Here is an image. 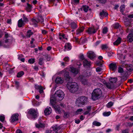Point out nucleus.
I'll return each instance as SVG.
<instances>
[{
  "label": "nucleus",
  "instance_id": "obj_1",
  "mask_svg": "<svg viewBox=\"0 0 133 133\" xmlns=\"http://www.w3.org/2000/svg\"><path fill=\"white\" fill-rule=\"evenodd\" d=\"M67 87L70 92L73 93L77 91L79 89L78 85L76 82L69 83Z\"/></svg>",
  "mask_w": 133,
  "mask_h": 133
},
{
  "label": "nucleus",
  "instance_id": "obj_2",
  "mask_svg": "<svg viewBox=\"0 0 133 133\" xmlns=\"http://www.w3.org/2000/svg\"><path fill=\"white\" fill-rule=\"evenodd\" d=\"M102 94V91L100 89L94 90L92 94V99L94 101L98 99L101 97Z\"/></svg>",
  "mask_w": 133,
  "mask_h": 133
},
{
  "label": "nucleus",
  "instance_id": "obj_3",
  "mask_svg": "<svg viewBox=\"0 0 133 133\" xmlns=\"http://www.w3.org/2000/svg\"><path fill=\"white\" fill-rule=\"evenodd\" d=\"M88 100V98L85 96H82L78 97L77 100L76 104L78 107H81L79 104L84 105L86 103Z\"/></svg>",
  "mask_w": 133,
  "mask_h": 133
},
{
  "label": "nucleus",
  "instance_id": "obj_4",
  "mask_svg": "<svg viewBox=\"0 0 133 133\" xmlns=\"http://www.w3.org/2000/svg\"><path fill=\"white\" fill-rule=\"evenodd\" d=\"M64 95V93L62 91L58 90L56 92L55 96L57 101H61L63 98Z\"/></svg>",
  "mask_w": 133,
  "mask_h": 133
},
{
  "label": "nucleus",
  "instance_id": "obj_5",
  "mask_svg": "<svg viewBox=\"0 0 133 133\" xmlns=\"http://www.w3.org/2000/svg\"><path fill=\"white\" fill-rule=\"evenodd\" d=\"M102 82H103L104 85L108 89H111L114 87L113 84L111 83H110L109 82H107L103 79H102Z\"/></svg>",
  "mask_w": 133,
  "mask_h": 133
},
{
  "label": "nucleus",
  "instance_id": "obj_6",
  "mask_svg": "<svg viewBox=\"0 0 133 133\" xmlns=\"http://www.w3.org/2000/svg\"><path fill=\"white\" fill-rule=\"evenodd\" d=\"M12 39V37L9 36L8 34H6L5 35V38L3 40L5 43L10 44L11 43Z\"/></svg>",
  "mask_w": 133,
  "mask_h": 133
},
{
  "label": "nucleus",
  "instance_id": "obj_7",
  "mask_svg": "<svg viewBox=\"0 0 133 133\" xmlns=\"http://www.w3.org/2000/svg\"><path fill=\"white\" fill-rule=\"evenodd\" d=\"M78 78L83 84L84 85L88 84V81L84 76L82 75L78 77Z\"/></svg>",
  "mask_w": 133,
  "mask_h": 133
},
{
  "label": "nucleus",
  "instance_id": "obj_8",
  "mask_svg": "<svg viewBox=\"0 0 133 133\" xmlns=\"http://www.w3.org/2000/svg\"><path fill=\"white\" fill-rule=\"evenodd\" d=\"M29 113L34 118H36L37 116L38 112L37 110L34 109H31L29 111Z\"/></svg>",
  "mask_w": 133,
  "mask_h": 133
},
{
  "label": "nucleus",
  "instance_id": "obj_9",
  "mask_svg": "<svg viewBox=\"0 0 133 133\" xmlns=\"http://www.w3.org/2000/svg\"><path fill=\"white\" fill-rule=\"evenodd\" d=\"M18 114L17 113L14 114L11 116L10 121L12 123H13L16 121H17L18 120Z\"/></svg>",
  "mask_w": 133,
  "mask_h": 133
},
{
  "label": "nucleus",
  "instance_id": "obj_10",
  "mask_svg": "<svg viewBox=\"0 0 133 133\" xmlns=\"http://www.w3.org/2000/svg\"><path fill=\"white\" fill-rule=\"evenodd\" d=\"M45 126V123L39 121L38 123L35 124L36 127L38 129L44 128Z\"/></svg>",
  "mask_w": 133,
  "mask_h": 133
},
{
  "label": "nucleus",
  "instance_id": "obj_11",
  "mask_svg": "<svg viewBox=\"0 0 133 133\" xmlns=\"http://www.w3.org/2000/svg\"><path fill=\"white\" fill-rule=\"evenodd\" d=\"M88 57L91 59L92 60L96 57V55L94 52L92 51H89L87 53Z\"/></svg>",
  "mask_w": 133,
  "mask_h": 133
},
{
  "label": "nucleus",
  "instance_id": "obj_12",
  "mask_svg": "<svg viewBox=\"0 0 133 133\" xmlns=\"http://www.w3.org/2000/svg\"><path fill=\"white\" fill-rule=\"evenodd\" d=\"M97 31V30L95 29L94 28H90L87 30V31L89 34H92L95 33Z\"/></svg>",
  "mask_w": 133,
  "mask_h": 133
},
{
  "label": "nucleus",
  "instance_id": "obj_13",
  "mask_svg": "<svg viewBox=\"0 0 133 133\" xmlns=\"http://www.w3.org/2000/svg\"><path fill=\"white\" fill-rule=\"evenodd\" d=\"M109 66L111 70L115 71L117 69V66L116 63H111L109 64Z\"/></svg>",
  "mask_w": 133,
  "mask_h": 133
},
{
  "label": "nucleus",
  "instance_id": "obj_14",
  "mask_svg": "<svg viewBox=\"0 0 133 133\" xmlns=\"http://www.w3.org/2000/svg\"><path fill=\"white\" fill-rule=\"evenodd\" d=\"M52 111V110L51 108L50 107H47L45 109L44 113L45 115H47L51 114Z\"/></svg>",
  "mask_w": 133,
  "mask_h": 133
},
{
  "label": "nucleus",
  "instance_id": "obj_15",
  "mask_svg": "<svg viewBox=\"0 0 133 133\" xmlns=\"http://www.w3.org/2000/svg\"><path fill=\"white\" fill-rule=\"evenodd\" d=\"M53 107L56 113L60 114L61 113V111L59 106L58 105H53Z\"/></svg>",
  "mask_w": 133,
  "mask_h": 133
},
{
  "label": "nucleus",
  "instance_id": "obj_16",
  "mask_svg": "<svg viewBox=\"0 0 133 133\" xmlns=\"http://www.w3.org/2000/svg\"><path fill=\"white\" fill-rule=\"evenodd\" d=\"M74 39L75 41L77 43H79L81 42L82 43H83L85 42V39H83V40L81 38L79 40L78 38L77 37H74Z\"/></svg>",
  "mask_w": 133,
  "mask_h": 133
},
{
  "label": "nucleus",
  "instance_id": "obj_17",
  "mask_svg": "<svg viewBox=\"0 0 133 133\" xmlns=\"http://www.w3.org/2000/svg\"><path fill=\"white\" fill-rule=\"evenodd\" d=\"M52 128L53 130L52 131H53L54 133H59L57 131L60 129L59 126L57 125L52 127Z\"/></svg>",
  "mask_w": 133,
  "mask_h": 133
},
{
  "label": "nucleus",
  "instance_id": "obj_18",
  "mask_svg": "<svg viewBox=\"0 0 133 133\" xmlns=\"http://www.w3.org/2000/svg\"><path fill=\"white\" fill-rule=\"evenodd\" d=\"M38 23V21L34 19H32L30 21V24L34 25L35 27L37 26Z\"/></svg>",
  "mask_w": 133,
  "mask_h": 133
},
{
  "label": "nucleus",
  "instance_id": "obj_19",
  "mask_svg": "<svg viewBox=\"0 0 133 133\" xmlns=\"http://www.w3.org/2000/svg\"><path fill=\"white\" fill-rule=\"evenodd\" d=\"M55 82L57 84H61L63 82V80L61 77H58L56 78Z\"/></svg>",
  "mask_w": 133,
  "mask_h": 133
},
{
  "label": "nucleus",
  "instance_id": "obj_20",
  "mask_svg": "<svg viewBox=\"0 0 133 133\" xmlns=\"http://www.w3.org/2000/svg\"><path fill=\"white\" fill-rule=\"evenodd\" d=\"M70 71L71 72L74 74H77L79 72V70L78 69L73 67L70 68Z\"/></svg>",
  "mask_w": 133,
  "mask_h": 133
},
{
  "label": "nucleus",
  "instance_id": "obj_21",
  "mask_svg": "<svg viewBox=\"0 0 133 133\" xmlns=\"http://www.w3.org/2000/svg\"><path fill=\"white\" fill-rule=\"evenodd\" d=\"M25 23L23 21L22 18H21L18 21V26L19 27H21L25 24Z\"/></svg>",
  "mask_w": 133,
  "mask_h": 133
},
{
  "label": "nucleus",
  "instance_id": "obj_22",
  "mask_svg": "<svg viewBox=\"0 0 133 133\" xmlns=\"http://www.w3.org/2000/svg\"><path fill=\"white\" fill-rule=\"evenodd\" d=\"M65 49L67 50H70L71 48V46L70 44L69 43H65Z\"/></svg>",
  "mask_w": 133,
  "mask_h": 133
},
{
  "label": "nucleus",
  "instance_id": "obj_23",
  "mask_svg": "<svg viewBox=\"0 0 133 133\" xmlns=\"http://www.w3.org/2000/svg\"><path fill=\"white\" fill-rule=\"evenodd\" d=\"M121 38L120 37H118L116 41L114 42V45H118L121 43Z\"/></svg>",
  "mask_w": 133,
  "mask_h": 133
},
{
  "label": "nucleus",
  "instance_id": "obj_24",
  "mask_svg": "<svg viewBox=\"0 0 133 133\" xmlns=\"http://www.w3.org/2000/svg\"><path fill=\"white\" fill-rule=\"evenodd\" d=\"M62 73H64V76L65 77H66L67 78L69 79L70 78V77L69 75L68 72L66 71L65 70H63L62 72Z\"/></svg>",
  "mask_w": 133,
  "mask_h": 133
},
{
  "label": "nucleus",
  "instance_id": "obj_25",
  "mask_svg": "<svg viewBox=\"0 0 133 133\" xmlns=\"http://www.w3.org/2000/svg\"><path fill=\"white\" fill-rule=\"evenodd\" d=\"M83 62L84 66H90L91 65L90 62L88 61L86 59H84Z\"/></svg>",
  "mask_w": 133,
  "mask_h": 133
},
{
  "label": "nucleus",
  "instance_id": "obj_26",
  "mask_svg": "<svg viewBox=\"0 0 133 133\" xmlns=\"http://www.w3.org/2000/svg\"><path fill=\"white\" fill-rule=\"evenodd\" d=\"M127 39L130 42H132L133 41V35L129 34L127 37Z\"/></svg>",
  "mask_w": 133,
  "mask_h": 133
},
{
  "label": "nucleus",
  "instance_id": "obj_27",
  "mask_svg": "<svg viewBox=\"0 0 133 133\" xmlns=\"http://www.w3.org/2000/svg\"><path fill=\"white\" fill-rule=\"evenodd\" d=\"M27 5L26 9L28 12H30L31 11L32 8V6L28 3H27Z\"/></svg>",
  "mask_w": 133,
  "mask_h": 133
},
{
  "label": "nucleus",
  "instance_id": "obj_28",
  "mask_svg": "<svg viewBox=\"0 0 133 133\" xmlns=\"http://www.w3.org/2000/svg\"><path fill=\"white\" fill-rule=\"evenodd\" d=\"M89 8V6L85 5L83 6L81 8V9L82 10H83L84 11V12H87L88 11Z\"/></svg>",
  "mask_w": 133,
  "mask_h": 133
},
{
  "label": "nucleus",
  "instance_id": "obj_29",
  "mask_svg": "<svg viewBox=\"0 0 133 133\" xmlns=\"http://www.w3.org/2000/svg\"><path fill=\"white\" fill-rule=\"evenodd\" d=\"M102 17L107 16L108 15V14L107 12L104 11V10H102L101 12L99 14Z\"/></svg>",
  "mask_w": 133,
  "mask_h": 133
},
{
  "label": "nucleus",
  "instance_id": "obj_30",
  "mask_svg": "<svg viewBox=\"0 0 133 133\" xmlns=\"http://www.w3.org/2000/svg\"><path fill=\"white\" fill-rule=\"evenodd\" d=\"M84 29L83 27H82L77 29V30L76 34L79 35L81 32H82Z\"/></svg>",
  "mask_w": 133,
  "mask_h": 133
},
{
  "label": "nucleus",
  "instance_id": "obj_31",
  "mask_svg": "<svg viewBox=\"0 0 133 133\" xmlns=\"http://www.w3.org/2000/svg\"><path fill=\"white\" fill-rule=\"evenodd\" d=\"M70 25L71 27L73 29H75L77 27L76 23L74 22L71 23L70 24Z\"/></svg>",
  "mask_w": 133,
  "mask_h": 133
},
{
  "label": "nucleus",
  "instance_id": "obj_32",
  "mask_svg": "<svg viewBox=\"0 0 133 133\" xmlns=\"http://www.w3.org/2000/svg\"><path fill=\"white\" fill-rule=\"evenodd\" d=\"M33 34V32L31 30H29L27 32L26 36L28 38L30 37Z\"/></svg>",
  "mask_w": 133,
  "mask_h": 133
},
{
  "label": "nucleus",
  "instance_id": "obj_33",
  "mask_svg": "<svg viewBox=\"0 0 133 133\" xmlns=\"http://www.w3.org/2000/svg\"><path fill=\"white\" fill-rule=\"evenodd\" d=\"M109 80L110 83L112 84L115 83L117 80L116 78H109Z\"/></svg>",
  "mask_w": 133,
  "mask_h": 133
},
{
  "label": "nucleus",
  "instance_id": "obj_34",
  "mask_svg": "<svg viewBox=\"0 0 133 133\" xmlns=\"http://www.w3.org/2000/svg\"><path fill=\"white\" fill-rule=\"evenodd\" d=\"M101 47L102 50H104L105 49H107L109 48L107 44H103L101 45Z\"/></svg>",
  "mask_w": 133,
  "mask_h": 133
},
{
  "label": "nucleus",
  "instance_id": "obj_35",
  "mask_svg": "<svg viewBox=\"0 0 133 133\" xmlns=\"http://www.w3.org/2000/svg\"><path fill=\"white\" fill-rule=\"evenodd\" d=\"M92 124L95 126H99L101 125V123L97 121H94L93 122Z\"/></svg>",
  "mask_w": 133,
  "mask_h": 133
},
{
  "label": "nucleus",
  "instance_id": "obj_36",
  "mask_svg": "<svg viewBox=\"0 0 133 133\" xmlns=\"http://www.w3.org/2000/svg\"><path fill=\"white\" fill-rule=\"evenodd\" d=\"M62 111L64 114V117L65 118H67L69 116V113L68 112H65L64 110H62Z\"/></svg>",
  "mask_w": 133,
  "mask_h": 133
},
{
  "label": "nucleus",
  "instance_id": "obj_37",
  "mask_svg": "<svg viewBox=\"0 0 133 133\" xmlns=\"http://www.w3.org/2000/svg\"><path fill=\"white\" fill-rule=\"evenodd\" d=\"M24 72L22 71H21L18 73L17 77H20L24 75Z\"/></svg>",
  "mask_w": 133,
  "mask_h": 133
},
{
  "label": "nucleus",
  "instance_id": "obj_38",
  "mask_svg": "<svg viewBox=\"0 0 133 133\" xmlns=\"http://www.w3.org/2000/svg\"><path fill=\"white\" fill-rule=\"evenodd\" d=\"M111 114L110 112H105L103 113V115L104 116H109Z\"/></svg>",
  "mask_w": 133,
  "mask_h": 133
},
{
  "label": "nucleus",
  "instance_id": "obj_39",
  "mask_svg": "<svg viewBox=\"0 0 133 133\" xmlns=\"http://www.w3.org/2000/svg\"><path fill=\"white\" fill-rule=\"evenodd\" d=\"M55 100H57L56 98V99H54L51 98L50 99V102L51 104L52 105L53 107V105H54V104L55 102Z\"/></svg>",
  "mask_w": 133,
  "mask_h": 133
},
{
  "label": "nucleus",
  "instance_id": "obj_40",
  "mask_svg": "<svg viewBox=\"0 0 133 133\" xmlns=\"http://www.w3.org/2000/svg\"><path fill=\"white\" fill-rule=\"evenodd\" d=\"M113 105V103L112 102H110L107 104L106 105V106L108 108H110Z\"/></svg>",
  "mask_w": 133,
  "mask_h": 133
},
{
  "label": "nucleus",
  "instance_id": "obj_41",
  "mask_svg": "<svg viewBox=\"0 0 133 133\" xmlns=\"http://www.w3.org/2000/svg\"><path fill=\"white\" fill-rule=\"evenodd\" d=\"M23 22L24 23L28 22V18L26 17L24 14H23Z\"/></svg>",
  "mask_w": 133,
  "mask_h": 133
},
{
  "label": "nucleus",
  "instance_id": "obj_42",
  "mask_svg": "<svg viewBox=\"0 0 133 133\" xmlns=\"http://www.w3.org/2000/svg\"><path fill=\"white\" fill-rule=\"evenodd\" d=\"M28 61L30 64H32L35 62V59L34 58H31L29 59Z\"/></svg>",
  "mask_w": 133,
  "mask_h": 133
},
{
  "label": "nucleus",
  "instance_id": "obj_43",
  "mask_svg": "<svg viewBox=\"0 0 133 133\" xmlns=\"http://www.w3.org/2000/svg\"><path fill=\"white\" fill-rule=\"evenodd\" d=\"M125 8V6L124 5H121L120 8V12H123Z\"/></svg>",
  "mask_w": 133,
  "mask_h": 133
},
{
  "label": "nucleus",
  "instance_id": "obj_44",
  "mask_svg": "<svg viewBox=\"0 0 133 133\" xmlns=\"http://www.w3.org/2000/svg\"><path fill=\"white\" fill-rule=\"evenodd\" d=\"M119 26V24L118 23H116L113 25V26L115 29L118 28Z\"/></svg>",
  "mask_w": 133,
  "mask_h": 133
},
{
  "label": "nucleus",
  "instance_id": "obj_45",
  "mask_svg": "<svg viewBox=\"0 0 133 133\" xmlns=\"http://www.w3.org/2000/svg\"><path fill=\"white\" fill-rule=\"evenodd\" d=\"M82 109H77L76 112V114L77 115L80 114V112L83 111Z\"/></svg>",
  "mask_w": 133,
  "mask_h": 133
},
{
  "label": "nucleus",
  "instance_id": "obj_46",
  "mask_svg": "<svg viewBox=\"0 0 133 133\" xmlns=\"http://www.w3.org/2000/svg\"><path fill=\"white\" fill-rule=\"evenodd\" d=\"M108 31V29L106 27L104 28L103 29V34H106Z\"/></svg>",
  "mask_w": 133,
  "mask_h": 133
},
{
  "label": "nucleus",
  "instance_id": "obj_47",
  "mask_svg": "<svg viewBox=\"0 0 133 133\" xmlns=\"http://www.w3.org/2000/svg\"><path fill=\"white\" fill-rule=\"evenodd\" d=\"M44 59L42 58H40L39 59V64L40 65H42L43 63V61Z\"/></svg>",
  "mask_w": 133,
  "mask_h": 133
},
{
  "label": "nucleus",
  "instance_id": "obj_48",
  "mask_svg": "<svg viewBox=\"0 0 133 133\" xmlns=\"http://www.w3.org/2000/svg\"><path fill=\"white\" fill-rule=\"evenodd\" d=\"M5 117L4 115H1L0 116V120L2 122H3L4 120Z\"/></svg>",
  "mask_w": 133,
  "mask_h": 133
},
{
  "label": "nucleus",
  "instance_id": "obj_49",
  "mask_svg": "<svg viewBox=\"0 0 133 133\" xmlns=\"http://www.w3.org/2000/svg\"><path fill=\"white\" fill-rule=\"evenodd\" d=\"M125 56L123 55H121L119 57V58L121 61L124 59L125 58Z\"/></svg>",
  "mask_w": 133,
  "mask_h": 133
},
{
  "label": "nucleus",
  "instance_id": "obj_50",
  "mask_svg": "<svg viewBox=\"0 0 133 133\" xmlns=\"http://www.w3.org/2000/svg\"><path fill=\"white\" fill-rule=\"evenodd\" d=\"M59 39H62L63 38H65L67 39L65 37V35L64 34H62L60 35V37H59Z\"/></svg>",
  "mask_w": 133,
  "mask_h": 133
},
{
  "label": "nucleus",
  "instance_id": "obj_51",
  "mask_svg": "<svg viewBox=\"0 0 133 133\" xmlns=\"http://www.w3.org/2000/svg\"><path fill=\"white\" fill-rule=\"evenodd\" d=\"M97 1L99 2L102 3L104 4L106 2L107 0H97Z\"/></svg>",
  "mask_w": 133,
  "mask_h": 133
},
{
  "label": "nucleus",
  "instance_id": "obj_52",
  "mask_svg": "<svg viewBox=\"0 0 133 133\" xmlns=\"http://www.w3.org/2000/svg\"><path fill=\"white\" fill-rule=\"evenodd\" d=\"M118 71L119 73H122L123 72V70L122 68L119 67L118 68Z\"/></svg>",
  "mask_w": 133,
  "mask_h": 133
},
{
  "label": "nucleus",
  "instance_id": "obj_53",
  "mask_svg": "<svg viewBox=\"0 0 133 133\" xmlns=\"http://www.w3.org/2000/svg\"><path fill=\"white\" fill-rule=\"evenodd\" d=\"M43 89H44L43 88V87H41L39 89V92L41 94L43 92Z\"/></svg>",
  "mask_w": 133,
  "mask_h": 133
},
{
  "label": "nucleus",
  "instance_id": "obj_54",
  "mask_svg": "<svg viewBox=\"0 0 133 133\" xmlns=\"http://www.w3.org/2000/svg\"><path fill=\"white\" fill-rule=\"evenodd\" d=\"M102 69L100 67H98L96 68V70L97 72H100L101 71Z\"/></svg>",
  "mask_w": 133,
  "mask_h": 133
},
{
  "label": "nucleus",
  "instance_id": "obj_55",
  "mask_svg": "<svg viewBox=\"0 0 133 133\" xmlns=\"http://www.w3.org/2000/svg\"><path fill=\"white\" fill-rule=\"evenodd\" d=\"M41 87V86H39L37 85H35V88L36 89H39Z\"/></svg>",
  "mask_w": 133,
  "mask_h": 133
},
{
  "label": "nucleus",
  "instance_id": "obj_56",
  "mask_svg": "<svg viewBox=\"0 0 133 133\" xmlns=\"http://www.w3.org/2000/svg\"><path fill=\"white\" fill-rule=\"evenodd\" d=\"M63 60L66 62H68L69 61V58L68 57H65L64 58Z\"/></svg>",
  "mask_w": 133,
  "mask_h": 133
},
{
  "label": "nucleus",
  "instance_id": "obj_57",
  "mask_svg": "<svg viewBox=\"0 0 133 133\" xmlns=\"http://www.w3.org/2000/svg\"><path fill=\"white\" fill-rule=\"evenodd\" d=\"M113 54V53L112 52H110L108 53V55L109 57H111Z\"/></svg>",
  "mask_w": 133,
  "mask_h": 133
},
{
  "label": "nucleus",
  "instance_id": "obj_58",
  "mask_svg": "<svg viewBox=\"0 0 133 133\" xmlns=\"http://www.w3.org/2000/svg\"><path fill=\"white\" fill-rule=\"evenodd\" d=\"M101 41H97L95 43V45L97 46L101 42Z\"/></svg>",
  "mask_w": 133,
  "mask_h": 133
},
{
  "label": "nucleus",
  "instance_id": "obj_59",
  "mask_svg": "<svg viewBox=\"0 0 133 133\" xmlns=\"http://www.w3.org/2000/svg\"><path fill=\"white\" fill-rule=\"evenodd\" d=\"M45 133H54L53 131L51 130H46Z\"/></svg>",
  "mask_w": 133,
  "mask_h": 133
},
{
  "label": "nucleus",
  "instance_id": "obj_60",
  "mask_svg": "<svg viewBox=\"0 0 133 133\" xmlns=\"http://www.w3.org/2000/svg\"><path fill=\"white\" fill-rule=\"evenodd\" d=\"M125 25L126 26H129L130 25V23L129 22H125Z\"/></svg>",
  "mask_w": 133,
  "mask_h": 133
},
{
  "label": "nucleus",
  "instance_id": "obj_61",
  "mask_svg": "<svg viewBox=\"0 0 133 133\" xmlns=\"http://www.w3.org/2000/svg\"><path fill=\"white\" fill-rule=\"evenodd\" d=\"M112 131V130L110 129H107L106 131V132L108 133Z\"/></svg>",
  "mask_w": 133,
  "mask_h": 133
},
{
  "label": "nucleus",
  "instance_id": "obj_62",
  "mask_svg": "<svg viewBox=\"0 0 133 133\" xmlns=\"http://www.w3.org/2000/svg\"><path fill=\"white\" fill-rule=\"evenodd\" d=\"M129 131L128 130L126 129L122 131V133H128Z\"/></svg>",
  "mask_w": 133,
  "mask_h": 133
},
{
  "label": "nucleus",
  "instance_id": "obj_63",
  "mask_svg": "<svg viewBox=\"0 0 133 133\" xmlns=\"http://www.w3.org/2000/svg\"><path fill=\"white\" fill-rule=\"evenodd\" d=\"M34 69L36 71H37L38 70V67L37 66H35L34 68Z\"/></svg>",
  "mask_w": 133,
  "mask_h": 133
},
{
  "label": "nucleus",
  "instance_id": "obj_64",
  "mask_svg": "<svg viewBox=\"0 0 133 133\" xmlns=\"http://www.w3.org/2000/svg\"><path fill=\"white\" fill-rule=\"evenodd\" d=\"M16 133H22V132L21 130L19 129H18L16 131Z\"/></svg>",
  "mask_w": 133,
  "mask_h": 133
}]
</instances>
